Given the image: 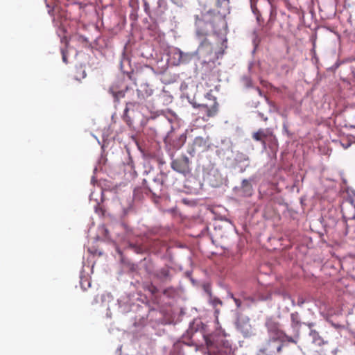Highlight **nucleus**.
Instances as JSON below:
<instances>
[{
	"instance_id": "18",
	"label": "nucleus",
	"mask_w": 355,
	"mask_h": 355,
	"mask_svg": "<svg viewBox=\"0 0 355 355\" xmlns=\"http://www.w3.org/2000/svg\"><path fill=\"white\" fill-rule=\"evenodd\" d=\"M242 81L245 87H248L251 86V79L249 77H243Z\"/></svg>"
},
{
	"instance_id": "11",
	"label": "nucleus",
	"mask_w": 355,
	"mask_h": 355,
	"mask_svg": "<svg viewBox=\"0 0 355 355\" xmlns=\"http://www.w3.org/2000/svg\"><path fill=\"white\" fill-rule=\"evenodd\" d=\"M110 92L112 94L114 99L117 101L123 98L125 95V92L123 89L116 90L114 87L110 89Z\"/></svg>"
},
{
	"instance_id": "5",
	"label": "nucleus",
	"mask_w": 355,
	"mask_h": 355,
	"mask_svg": "<svg viewBox=\"0 0 355 355\" xmlns=\"http://www.w3.org/2000/svg\"><path fill=\"white\" fill-rule=\"evenodd\" d=\"M236 327L244 337H249L253 334L252 328L250 324V319L247 316L239 317L236 322Z\"/></svg>"
},
{
	"instance_id": "22",
	"label": "nucleus",
	"mask_w": 355,
	"mask_h": 355,
	"mask_svg": "<svg viewBox=\"0 0 355 355\" xmlns=\"http://www.w3.org/2000/svg\"><path fill=\"white\" fill-rule=\"evenodd\" d=\"M62 60L64 62L67 63V55H66V53L64 52V51L63 49H62Z\"/></svg>"
},
{
	"instance_id": "28",
	"label": "nucleus",
	"mask_w": 355,
	"mask_h": 355,
	"mask_svg": "<svg viewBox=\"0 0 355 355\" xmlns=\"http://www.w3.org/2000/svg\"><path fill=\"white\" fill-rule=\"evenodd\" d=\"M197 34H198V35H202L206 34V33H205V32H204V31H200V30H198H198H197Z\"/></svg>"
},
{
	"instance_id": "14",
	"label": "nucleus",
	"mask_w": 355,
	"mask_h": 355,
	"mask_svg": "<svg viewBox=\"0 0 355 355\" xmlns=\"http://www.w3.org/2000/svg\"><path fill=\"white\" fill-rule=\"evenodd\" d=\"M266 137L264 131L263 130H259L257 132H254L252 135V138L256 141H261L264 137Z\"/></svg>"
},
{
	"instance_id": "20",
	"label": "nucleus",
	"mask_w": 355,
	"mask_h": 355,
	"mask_svg": "<svg viewBox=\"0 0 355 355\" xmlns=\"http://www.w3.org/2000/svg\"><path fill=\"white\" fill-rule=\"evenodd\" d=\"M168 276V271L166 269H162L160 271V277L163 279H166Z\"/></svg>"
},
{
	"instance_id": "30",
	"label": "nucleus",
	"mask_w": 355,
	"mask_h": 355,
	"mask_svg": "<svg viewBox=\"0 0 355 355\" xmlns=\"http://www.w3.org/2000/svg\"><path fill=\"white\" fill-rule=\"evenodd\" d=\"M250 3H251V8H252V10L254 11V0H250Z\"/></svg>"
},
{
	"instance_id": "13",
	"label": "nucleus",
	"mask_w": 355,
	"mask_h": 355,
	"mask_svg": "<svg viewBox=\"0 0 355 355\" xmlns=\"http://www.w3.org/2000/svg\"><path fill=\"white\" fill-rule=\"evenodd\" d=\"M194 55L195 54L192 53L182 52V58H181V64H186L189 62L194 56Z\"/></svg>"
},
{
	"instance_id": "36",
	"label": "nucleus",
	"mask_w": 355,
	"mask_h": 355,
	"mask_svg": "<svg viewBox=\"0 0 355 355\" xmlns=\"http://www.w3.org/2000/svg\"><path fill=\"white\" fill-rule=\"evenodd\" d=\"M349 146V144H347L346 146H345V148H347Z\"/></svg>"
},
{
	"instance_id": "25",
	"label": "nucleus",
	"mask_w": 355,
	"mask_h": 355,
	"mask_svg": "<svg viewBox=\"0 0 355 355\" xmlns=\"http://www.w3.org/2000/svg\"><path fill=\"white\" fill-rule=\"evenodd\" d=\"M204 288H205V291L209 295H211V293H210V291H209V285H205L204 286Z\"/></svg>"
},
{
	"instance_id": "34",
	"label": "nucleus",
	"mask_w": 355,
	"mask_h": 355,
	"mask_svg": "<svg viewBox=\"0 0 355 355\" xmlns=\"http://www.w3.org/2000/svg\"><path fill=\"white\" fill-rule=\"evenodd\" d=\"M223 2H224V3H226L227 4H228V3H229V0H223Z\"/></svg>"
},
{
	"instance_id": "2",
	"label": "nucleus",
	"mask_w": 355,
	"mask_h": 355,
	"mask_svg": "<svg viewBox=\"0 0 355 355\" xmlns=\"http://www.w3.org/2000/svg\"><path fill=\"white\" fill-rule=\"evenodd\" d=\"M266 327L268 330V340L263 348L270 355L279 353L282 350V342L287 340V336L279 328V323L272 318H267Z\"/></svg>"
},
{
	"instance_id": "33",
	"label": "nucleus",
	"mask_w": 355,
	"mask_h": 355,
	"mask_svg": "<svg viewBox=\"0 0 355 355\" xmlns=\"http://www.w3.org/2000/svg\"><path fill=\"white\" fill-rule=\"evenodd\" d=\"M211 98H214V105H213V106H216V101H215L216 99H215L214 96H212V97H211Z\"/></svg>"
},
{
	"instance_id": "1",
	"label": "nucleus",
	"mask_w": 355,
	"mask_h": 355,
	"mask_svg": "<svg viewBox=\"0 0 355 355\" xmlns=\"http://www.w3.org/2000/svg\"><path fill=\"white\" fill-rule=\"evenodd\" d=\"M227 336L220 327L213 334L204 336L209 355H234L232 345L226 339Z\"/></svg>"
},
{
	"instance_id": "15",
	"label": "nucleus",
	"mask_w": 355,
	"mask_h": 355,
	"mask_svg": "<svg viewBox=\"0 0 355 355\" xmlns=\"http://www.w3.org/2000/svg\"><path fill=\"white\" fill-rule=\"evenodd\" d=\"M248 159H248V155L244 153H236V155L235 156V160L239 163L244 162H248Z\"/></svg>"
},
{
	"instance_id": "4",
	"label": "nucleus",
	"mask_w": 355,
	"mask_h": 355,
	"mask_svg": "<svg viewBox=\"0 0 355 355\" xmlns=\"http://www.w3.org/2000/svg\"><path fill=\"white\" fill-rule=\"evenodd\" d=\"M291 328L293 330V336H287V340L290 343H297L300 336V329L301 326L300 318L297 312L291 314Z\"/></svg>"
},
{
	"instance_id": "7",
	"label": "nucleus",
	"mask_w": 355,
	"mask_h": 355,
	"mask_svg": "<svg viewBox=\"0 0 355 355\" xmlns=\"http://www.w3.org/2000/svg\"><path fill=\"white\" fill-rule=\"evenodd\" d=\"M216 19L218 20V25H219V28L218 30L216 29L215 25L213 24V23H209V24H207V26H209L211 28L214 29V31L217 33L218 32V33H221L223 31H225V29L227 28V23L225 20V19L220 16H218L216 17Z\"/></svg>"
},
{
	"instance_id": "10",
	"label": "nucleus",
	"mask_w": 355,
	"mask_h": 355,
	"mask_svg": "<svg viewBox=\"0 0 355 355\" xmlns=\"http://www.w3.org/2000/svg\"><path fill=\"white\" fill-rule=\"evenodd\" d=\"M198 51L200 52L205 51L206 53H209L212 51V46L206 40H205L199 46Z\"/></svg>"
},
{
	"instance_id": "8",
	"label": "nucleus",
	"mask_w": 355,
	"mask_h": 355,
	"mask_svg": "<svg viewBox=\"0 0 355 355\" xmlns=\"http://www.w3.org/2000/svg\"><path fill=\"white\" fill-rule=\"evenodd\" d=\"M138 96L141 98H145L148 96H150L153 90L149 87L148 85H141L140 88L137 89Z\"/></svg>"
},
{
	"instance_id": "17",
	"label": "nucleus",
	"mask_w": 355,
	"mask_h": 355,
	"mask_svg": "<svg viewBox=\"0 0 355 355\" xmlns=\"http://www.w3.org/2000/svg\"><path fill=\"white\" fill-rule=\"evenodd\" d=\"M242 184H243V187H245L247 188V195H250L251 186H250L249 182L247 180H243L242 182Z\"/></svg>"
},
{
	"instance_id": "35",
	"label": "nucleus",
	"mask_w": 355,
	"mask_h": 355,
	"mask_svg": "<svg viewBox=\"0 0 355 355\" xmlns=\"http://www.w3.org/2000/svg\"><path fill=\"white\" fill-rule=\"evenodd\" d=\"M103 229H104V231H105V234H107V229H105V228H103Z\"/></svg>"
},
{
	"instance_id": "26",
	"label": "nucleus",
	"mask_w": 355,
	"mask_h": 355,
	"mask_svg": "<svg viewBox=\"0 0 355 355\" xmlns=\"http://www.w3.org/2000/svg\"><path fill=\"white\" fill-rule=\"evenodd\" d=\"M288 299L291 300V304H292L293 306H295L297 304H295L294 300L292 299L290 296L288 297Z\"/></svg>"
},
{
	"instance_id": "31",
	"label": "nucleus",
	"mask_w": 355,
	"mask_h": 355,
	"mask_svg": "<svg viewBox=\"0 0 355 355\" xmlns=\"http://www.w3.org/2000/svg\"><path fill=\"white\" fill-rule=\"evenodd\" d=\"M205 97L207 98L208 99H211V98L212 97V95L209 93H207L206 95H205Z\"/></svg>"
},
{
	"instance_id": "6",
	"label": "nucleus",
	"mask_w": 355,
	"mask_h": 355,
	"mask_svg": "<svg viewBox=\"0 0 355 355\" xmlns=\"http://www.w3.org/2000/svg\"><path fill=\"white\" fill-rule=\"evenodd\" d=\"M181 58H182V51L179 49H174L170 53V60L173 65H179L181 64Z\"/></svg>"
},
{
	"instance_id": "3",
	"label": "nucleus",
	"mask_w": 355,
	"mask_h": 355,
	"mask_svg": "<svg viewBox=\"0 0 355 355\" xmlns=\"http://www.w3.org/2000/svg\"><path fill=\"white\" fill-rule=\"evenodd\" d=\"M190 161L187 156L183 155L181 157L174 159L171 162V168L179 173L187 175L190 173Z\"/></svg>"
},
{
	"instance_id": "12",
	"label": "nucleus",
	"mask_w": 355,
	"mask_h": 355,
	"mask_svg": "<svg viewBox=\"0 0 355 355\" xmlns=\"http://www.w3.org/2000/svg\"><path fill=\"white\" fill-rule=\"evenodd\" d=\"M193 107H202L206 108L207 112V116H209V117L213 116L216 112V106H213V107L211 109H207V105H204V104L197 105L196 103H193Z\"/></svg>"
},
{
	"instance_id": "23",
	"label": "nucleus",
	"mask_w": 355,
	"mask_h": 355,
	"mask_svg": "<svg viewBox=\"0 0 355 355\" xmlns=\"http://www.w3.org/2000/svg\"><path fill=\"white\" fill-rule=\"evenodd\" d=\"M232 298L234 299L235 303H236V305L238 308H239L241 306V301L236 298H234V297H232Z\"/></svg>"
},
{
	"instance_id": "32",
	"label": "nucleus",
	"mask_w": 355,
	"mask_h": 355,
	"mask_svg": "<svg viewBox=\"0 0 355 355\" xmlns=\"http://www.w3.org/2000/svg\"><path fill=\"white\" fill-rule=\"evenodd\" d=\"M259 114L264 121L267 120V117H263V115L262 114L259 113Z\"/></svg>"
},
{
	"instance_id": "16",
	"label": "nucleus",
	"mask_w": 355,
	"mask_h": 355,
	"mask_svg": "<svg viewBox=\"0 0 355 355\" xmlns=\"http://www.w3.org/2000/svg\"><path fill=\"white\" fill-rule=\"evenodd\" d=\"M80 286H81V288L83 290H86L87 288L90 287L91 282L87 278H85V279L81 278V279H80Z\"/></svg>"
},
{
	"instance_id": "29",
	"label": "nucleus",
	"mask_w": 355,
	"mask_h": 355,
	"mask_svg": "<svg viewBox=\"0 0 355 355\" xmlns=\"http://www.w3.org/2000/svg\"><path fill=\"white\" fill-rule=\"evenodd\" d=\"M267 354L266 352L263 351V349H260V352L257 355H266Z\"/></svg>"
},
{
	"instance_id": "24",
	"label": "nucleus",
	"mask_w": 355,
	"mask_h": 355,
	"mask_svg": "<svg viewBox=\"0 0 355 355\" xmlns=\"http://www.w3.org/2000/svg\"><path fill=\"white\" fill-rule=\"evenodd\" d=\"M196 26L198 27H199V26H200L202 25V21L201 19H199L198 17H197V18H196Z\"/></svg>"
},
{
	"instance_id": "19",
	"label": "nucleus",
	"mask_w": 355,
	"mask_h": 355,
	"mask_svg": "<svg viewBox=\"0 0 355 355\" xmlns=\"http://www.w3.org/2000/svg\"><path fill=\"white\" fill-rule=\"evenodd\" d=\"M210 302H211V304L213 305V306H214V307H216V306H218L219 304L220 305L222 304V302L219 299H216V298L211 299Z\"/></svg>"
},
{
	"instance_id": "27",
	"label": "nucleus",
	"mask_w": 355,
	"mask_h": 355,
	"mask_svg": "<svg viewBox=\"0 0 355 355\" xmlns=\"http://www.w3.org/2000/svg\"><path fill=\"white\" fill-rule=\"evenodd\" d=\"M306 325H307L311 330V329H312L311 328L313 327L314 324L313 322H309V323H306Z\"/></svg>"
},
{
	"instance_id": "9",
	"label": "nucleus",
	"mask_w": 355,
	"mask_h": 355,
	"mask_svg": "<svg viewBox=\"0 0 355 355\" xmlns=\"http://www.w3.org/2000/svg\"><path fill=\"white\" fill-rule=\"evenodd\" d=\"M309 336L311 338L312 341L313 343H315L317 345H323L324 342L320 336L319 335V333L314 330L311 329L309 332Z\"/></svg>"
},
{
	"instance_id": "21",
	"label": "nucleus",
	"mask_w": 355,
	"mask_h": 355,
	"mask_svg": "<svg viewBox=\"0 0 355 355\" xmlns=\"http://www.w3.org/2000/svg\"><path fill=\"white\" fill-rule=\"evenodd\" d=\"M306 302V300L302 297V296H299L298 297V299H297V305L302 307V305Z\"/></svg>"
}]
</instances>
